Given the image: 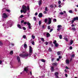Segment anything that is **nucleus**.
<instances>
[{
  "mask_svg": "<svg viewBox=\"0 0 78 78\" xmlns=\"http://www.w3.org/2000/svg\"><path fill=\"white\" fill-rule=\"evenodd\" d=\"M32 53H33V48L32 47L30 46L29 47V54L28 53L25 54H21L19 55L21 58H25V57H30L31 55H32Z\"/></svg>",
  "mask_w": 78,
  "mask_h": 78,
  "instance_id": "obj_1",
  "label": "nucleus"
},
{
  "mask_svg": "<svg viewBox=\"0 0 78 78\" xmlns=\"http://www.w3.org/2000/svg\"><path fill=\"white\" fill-rule=\"evenodd\" d=\"M22 10H21L20 12L21 13H23V12L24 13H25L27 11V6L24 5H23L22 6Z\"/></svg>",
  "mask_w": 78,
  "mask_h": 78,
  "instance_id": "obj_2",
  "label": "nucleus"
},
{
  "mask_svg": "<svg viewBox=\"0 0 78 78\" xmlns=\"http://www.w3.org/2000/svg\"><path fill=\"white\" fill-rule=\"evenodd\" d=\"M55 75V78H59V76H58V75H59V73L58 72H56L54 73Z\"/></svg>",
  "mask_w": 78,
  "mask_h": 78,
  "instance_id": "obj_3",
  "label": "nucleus"
},
{
  "mask_svg": "<svg viewBox=\"0 0 78 78\" xmlns=\"http://www.w3.org/2000/svg\"><path fill=\"white\" fill-rule=\"evenodd\" d=\"M51 18H49L48 22V25H50V24H51Z\"/></svg>",
  "mask_w": 78,
  "mask_h": 78,
  "instance_id": "obj_4",
  "label": "nucleus"
},
{
  "mask_svg": "<svg viewBox=\"0 0 78 78\" xmlns=\"http://www.w3.org/2000/svg\"><path fill=\"white\" fill-rule=\"evenodd\" d=\"M27 25H28L29 28V29H31V24L28 22L27 23Z\"/></svg>",
  "mask_w": 78,
  "mask_h": 78,
  "instance_id": "obj_5",
  "label": "nucleus"
},
{
  "mask_svg": "<svg viewBox=\"0 0 78 78\" xmlns=\"http://www.w3.org/2000/svg\"><path fill=\"white\" fill-rule=\"evenodd\" d=\"M3 18H5V19L8 17V16L7 15H6V13H4L3 14Z\"/></svg>",
  "mask_w": 78,
  "mask_h": 78,
  "instance_id": "obj_6",
  "label": "nucleus"
},
{
  "mask_svg": "<svg viewBox=\"0 0 78 78\" xmlns=\"http://www.w3.org/2000/svg\"><path fill=\"white\" fill-rule=\"evenodd\" d=\"M17 59L18 62H20V58L19 56H17Z\"/></svg>",
  "mask_w": 78,
  "mask_h": 78,
  "instance_id": "obj_7",
  "label": "nucleus"
},
{
  "mask_svg": "<svg viewBox=\"0 0 78 78\" xmlns=\"http://www.w3.org/2000/svg\"><path fill=\"white\" fill-rule=\"evenodd\" d=\"M43 16L42 13H40L38 15V17H40V18H41V17H42Z\"/></svg>",
  "mask_w": 78,
  "mask_h": 78,
  "instance_id": "obj_8",
  "label": "nucleus"
},
{
  "mask_svg": "<svg viewBox=\"0 0 78 78\" xmlns=\"http://www.w3.org/2000/svg\"><path fill=\"white\" fill-rule=\"evenodd\" d=\"M28 67H25L24 69V71H26L27 73H28V69H27Z\"/></svg>",
  "mask_w": 78,
  "mask_h": 78,
  "instance_id": "obj_9",
  "label": "nucleus"
},
{
  "mask_svg": "<svg viewBox=\"0 0 78 78\" xmlns=\"http://www.w3.org/2000/svg\"><path fill=\"white\" fill-rule=\"evenodd\" d=\"M66 63L67 64H69L70 62V61L68 59H66Z\"/></svg>",
  "mask_w": 78,
  "mask_h": 78,
  "instance_id": "obj_10",
  "label": "nucleus"
},
{
  "mask_svg": "<svg viewBox=\"0 0 78 78\" xmlns=\"http://www.w3.org/2000/svg\"><path fill=\"white\" fill-rule=\"evenodd\" d=\"M51 72H54V66H51Z\"/></svg>",
  "mask_w": 78,
  "mask_h": 78,
  "instance_id": "obj_11",
  "label": "nucleus"
},
{
  "mask_svg": "<svg viewBox=\"0 0 78 78\" xmlns=\"http://www.w3.org/2000/svg\"><path fill=\"white\" fill-rule=\"evenodd\" d=\"M38 4L39 5H41L42 4V1L40 0L38 2Z\"/></svg>",
  "mask_w": 78,
  "mask_h": 78,
  "instance_id": "obj_12",
  "label": "nucleus"
},
{
  "mask_svg": "<svg viewBox=\"0 0 78 78\" xmlns=\"http://www.w3.org/2000/svg\"><path fill=\"white\" fill-rule=\"evenodd\" d=\"M74 21H75L76 20H78V16H76V18H74L73 19Z\"/></svg>",
  "mask_w": 78,
  "mask_h": 78,
  "instance_id": "obj_13",
  "label": "nucleus"
},
{
  "mask_svg": "<svg viewBox=\"0 0 78 78\" xmlns=\"http://www.w3.org/2000/svg\"><path fill=\"white\" fill-rule=\"evenodd\" d=\"M57 65V63H52V66H56Z\"/></svg>",
  "mask_w": 78,
  "mask_h": 78,
  "instance_id": "obj_14",
  "label": "nucleus"
},
{
  "mask_svg": "<svg viewBox=\"0 0 78 78\" xmlns=\"http://www.w3.org/2000/svg\"><path fill=\"white\" fill-rule=\"evenodd\" d=\"M47 37H49L50 36V34H49V33H47L46 34Z\"/></svg>",
  "mask_w": 78,
  "mask_h": 78,
  "instance_id": "obj_15",
  "label": "nucleus"
},
{
  "mask_svg": "<svg viewBox=\"0 0 78 78\" xmlns=\"http://www.w3.org/2000/svg\"><path fill=\"white\" fill-rule=\"evenodd\" d=\"M17 27H18V28H19L20 29H22L21 26H20V24H18L17 25Z\"/></svg>",
  "mask_w": 78,
  "mask_h": 78,
  "instance_id": "obj_16",
  "label": "nucleus"
},
{
  "mask_svg": "<svg viewBox=\"0 0 78 78\" xmlns=\"http://www.w3.org/2000/svg\"><path fill=\"white\" fill-rule=\"evenodd\" d=\"M70 44L72 45V44H73V40H71L70 41Z\"/></svg>",
  "mask_w": 78,
  "mask_h": 78,
  "instance_id": "obj_17",
  "label": "nucleus"
},
{
  "mask_svg": "<svg viewBox=\"0 0 78 78\" xmlns=\"http://www.w3.org/2000/svg\"><path fill=\"white\" fill-rule=\"evenodd\" d=\"M55 46L56 47H58L59 46V44L58 43H56L55 44Z\"/></svg>",
  "mask_w": 78,
  "mask_h": 78,
  "instance_id": "obj_18",
  "label": "nucleus"
},
{
  "mask_svg": "<svg viewBox=\"0 0 78 78\" xmlns=\"http://www.w3.org/2000/svg\"><path fill=\"white\" fill-rule=\"evenodd\" d=\"M41 62H45V60L43 59H41Z\"/></svg>",
  "mask_w": 78,
  "mask_h": 78,
  "instance_id": "obj_19",
  "label": "nucleus"
},
{
  "mask_svg": "<svg viewBox=\"0 0 78 78\" xmlns=\"http://www.w3.org/2000/svg\"><path fill=\"white\" fill-rule=\"evenodd\" d=\"M10 54L11 55H12L13 54V51H11L10 52Z\"/></svg>",
  "mask_w": 78,
  "mask_h": 78,
  "instance_id": "obj_20",
  "label": "nucleus"
},
{
  "mask_svg": "<svg viewBox=\"0 0 78 78\" xmlns=\"http://www.w3.org/2000/svg\"><path fill=\"white\" fill-rule=\"evenodd\" d=\"M27 11H30V6H27Z\"/></svg>",
  "mask_w": 78,
  "mask_h": 78,
  "instance_id": "obj_21",
  "label": "nucleus"
},
{
  "mask_svg": "<svg viewBox=\"0 0 78 78\" xmlns=\"http://www.w3.org/2000/svg\"><path fill=\"white\" fill-rule=\"evenodd\" d=\"M59 38H60V39H62V35H60L59 36Z\"/></svg>",
  "mask_w": 78,
  "mask_h": 78,
  "instance_id": "obj_22",
  "label": "nucleus"
},
{
  "mask_svg": "<svg viewBox=\"0 0 78 78\" xmlns=\"http://www.w3.org/2000/svg\"><path fill=\"white\" fill-rule=\"evenodd\" d=\"M57 27L58 28H61V27H62V26H61V25H58Z\"/></svg>",
  "mask_w": 78,
  "mask_h": 78,
  "instance_id": "obj_23",
  "label": "nucleus"
},
{
  "mask_svg": "<svg viewBox=\"0 0 78 78\" xmlns=\"http://www.w3.org/2000/svg\"><path fill=\"white\" fill-rule=\"evenodd\" d=\"M49 51H52V50H51V48H49V49L48 50Z\"/></svg>",
  "mask_w": 78,
  "mask_h": 78,
  "instance_id": "obj_24",
  "label": "nucleus"
},
{
  "mask_svg": "<svg viewBox=\"0 0 78 78\" xmlns=\"http://www.w3.org/2000/svg\"><path fill=\"white\" fill-rule=\"evenodd\" d=\"M48 20L47 19H44V22H45V23H47V22Z\"/></svg>",
  "mask_w": 78,
  "mask_h": 78,
  "instance_id": "obj_25",
  "label": "nucleus"
},
{
  "mask_svg": "<svg viewBox=\"0 0 78 78\" xmlns=\"http://www.w3.org/2000/svg\"><path fill=\"white\" fill-rule=\"evenodd\" d=\"M5 11L8 12H10L11 11L10 10L8 9H6Z\"/></svg>",
  "mask_w": 78,
  "mask_h": 78,
  "instance_id": "obj_26",
  "label": "nucleus"
},
{
  "mask_svg": "<svg viewBox=\"0 0 78 78\" xmlns=\"http://www.w3.org/2000/svg\"><path fill=\"white\" fill-rule=\"evenodd\" d=\"M41 41H42L43 42H44V41H45L44 38H42L41 39Z\"/></svg>",
  "mask_w": 78,
  "mask_h": 78,
  "instance_id": "obj_27",
  "label": "nucleus"
},
{
  "mask_svg": "<svg viewBox=\"0 0 78 78\" xmlns=\"http://www.w3.org/2000/svg\"><path fill=\"white\" fill-rule=\"evenodd\" d=\"M24 48H26V47H27V45L26 44H24Z\"/></svg>",
  "mask_w": 78,
  "mask_h": 78,
  "instance_id": "obj_28",
  "label": "nucleus"
},
{
  "mask_svg": "<svg viewBox=\"0 0 78 78\" xmlns=\"http://www.w3.org/2000/svg\"><path fill=\"white\" fill-rule=\"evenodd\" d=\"M57 55H61V53L60 52V51H58L57 52Z\"/></svg>",
  "mask_w": 78,
  "mask_h": 78,
  "instance_id": "obj_29",
  "label": "nucleus"
},
{
  "mask_svg": "<svg viewBox=\"0 0 78 78\" xmlns=\"http://www.w3.org/2000/svg\"><path fill=\"white\" fill-rule=\"evenodd\" d=\"M72 30H73V31H75L76 30V29L74 27L72 28Z\"/></svg>",
  "mask_w": 78,
  "mask_h": 78,
  "instance_id": "obj_30",
  "label": "nucleus"
},
{
  "mask_svg": "<svg viewBox=\"0 0 78 78\" xmlns=\"http://www.w3.org/2000/svg\"><path fill=\"white\" fill-rule=\"evenodd\" d=\"M69 13H71V14H72V13H73V12L72 11V10H70L69 11Z\"/></svg>",
  "mask_w": 78,
  "mask_h": 78,
  "instance_id": "obj_31",
  "label": "nucleus"
},
{
  "mask_svg": "<svg viewBox=\"0 0 78 78\" xmlns=\"http://www.w3.org/2000/svg\"><path fill=\"white\" fill-rule=\"evenodd\" d=\"M53 43H54V44H56V41L55 40L54 42H53Z\"/></svg>",
  "mask_w": 78,
  "mask_h": 78,
  "instance_id": "obj_32",
  "label": "nucleus"
},
{
  "mask_svg": "<svg viewBox=\"0 0 78 78\" xmlns=\"http://www.w3.org/2000/svg\"><path fill=\"white\" fill-rule=\"evenodd\" d=\"M48 30H50V26H48Z\"/></svg>",
  "mask_w": 78,
  "mask_h": 78,
  "instance_id": "obj_33",
  "label": "nucleus"
},
{
  "mask_svg": "<svg viewBox=\"0 0 78 78\" xmlns=\"http://www.w3.org/2000/svg\"><path fill=\"white\" fill-rule=\"evenodd\" d=\"M32 39H35V36L34 35H32Z\"/></svg>",
  "mask_w": 78,
  "mask_h": 78,
  "instance_id": "obj_34",
  "label": "nucleus"
},
{
  "mask_svg": "<svg viewBox=\"0 0 78 78\" xmlns=\"http://www.w3.org/2000/svg\"><path fill=\"white\" fill-rule=\"evenodd\" d=\"M45 11H48V9H47V7H46L45 8Z\"/></svg>",
  "mask_w": 78,
  "mask_h": 78,
  "instance_id": "obj_35",
  "label": "nucleus"
},
{
  "mask_svg": "<svg viewBox=\"0 0 78 78\" xmlns=\"http://www.w3.org/2000/svg\"><path fill=\"white\" fill-rule=\"evenodd\" d=\"M74 21H75V20L73 19V20H72V21L71 22V24H73V23H74Z\"/></svg>",
  "mask_w": 78,
  "mask_h": 78,
  "instance_id": "obj_36",
  "label": "nucleus"
},
{
  "mask_svg": "<svg viewBox=\"0 0 78 78\" xmlns=\"http://www.w3.org/2000/svg\"><path fill=\"white\" fill-rule=\"evenodd\" d=\"M48 44V42H45V44L46 45H47Z\"/></svg>",
  "mask_w": 78,
  "mask_h": 78,
  "instance_id": "obj_37",
  "label": "nucleus"
},
{
  "mask_svg": "<svg viewBox=\"0 0 78 78\" xmlns=\"http://www.w3.org/2000/svg\"><path fill=\"white\" fill-rule=\"evenodd\" d=\"M41 23H42V22H41V21H39V25H41Z\"/></svg>",
  "mask_w": 78,
  "mask_h": 78,
  "instance_id": "obj_38",
  "label": "nucleus"
},
{
  "mask_svg": "<svg viewBox=\"0 0 78 78\" xmlns=\"http://www.w3.org/2000/svg\"><path fill=\"white\" fill-rule=\"evenodd\" d=\"M20 18H23V15H22L20 16Z\"/></svg>",
  "mask_w": 78,
  "mask_h": 78,
  "instance_id": "obj_39",
  "label": "nucleus"
},
{
  "mask_svg": "<svg viewBox=\"0 0 78 78\" xmlns=\"http://www.w3.org/2000/svg\"><path fill=\"white\" fill-rule=\"evenodd\" d=\"M60 15H64V13H63V12H61L60 13Z\"/></svg>",
  "mask_w": 78,
  "mask_h": 78,
  "instance_id": "obj_40",
  "label": "nucleus"
},
{
  "mask_svg": "<svg viewBox=\"0 0 78 78\" xmlns=\"http://www.w3.org/2000/svg\"><path fill=\"white\" fill-rule=\"evenodd\" d=\"M34 20L35 21L36 20V17L35 16L34 17Z\"/></svg>",
  "mask_w": 78,
  "mask_h": 78,
  "instance_id": "obj_41",
  "label": "nucleus"
},
{
  "mask_svg": "<svg viewBox=\"0 0 78 78\" xmlns=\"http://www.w3.org/2000/svg\"><path fill=\"white\" fill-rule=\"evenodd\" d=\"M23 37L24 39H25V38H26V36H25V35H23Z\"/></svg>",
  "mask_w": 78,
  "mask_h": 78,
  "instance_id": "obj_42",
  "label": "nucleus"
},
{
  "mask_svg": "<svg viewBox=\"0 0 78 78\" xmlns=\"http://www.w3.org/2000/svg\"><path fill=\"white\" fill-rule=\"evenodd\" d=\"M50 7L52 8H53V5H50Z\"/></svg>",
  "mask_w": 78,
  "mask_h": 78,
  "instance_id": "obj_43",
  "label": "nucleus"
},
{
  "mask_svg": "<svg viewBox=\"0 0 78 78\" xmlns=\"http://www.w3.org/2000/svg\"><path fill=\"white\" fill-rule=\"evenodd\" d=\"M58 3L59 5H60V4L61 3V1H58Z\"/></svg>",
  "mask_w": 78,
  "mask_h": 78,
  "instance_id": "obj_44",
  "label": "nucleus"
},
{
  "mask_svg": "<svg viewBox=\"0 0 78 78\" xmlns=\"http://www.w3.org/2000/svg\"><path fill=\"white\" fill-rule=\"evenodd\" d=\"M61 28H58V29H57V30L58 31H60V30H61Z\"/></svg>",
  "mask_w": 78,
  "mask_h": 78,
  "instance_id": "obj_45",
  "label": "nucleus"
},
{
  "mask_svg": "<svg viewBox=\"0 0 78 78\" xmlns=\"http://www.w3.org/2000/svg\"><path fill=\"white\" fill-rule=\"evenodd\" d=\"M2 45H3V44L2 43V42L1 41H0V45L2 46Z\"/></svg>",
  "mask_w": 78,
  "mask_h": 78,
  "instance_id": "obj_46",
  "label": "nucleus"
},
{
  "mask_svg": "<svg viewBox=\"0 0 78 78\" xmlns=\"http://www.w3.org/2000/svg\"><path fill=\"white\" fill-rule=\"evenodd\" d=\"M53 28H52L51 29H50V32L51 33V31H53Z\"/></svg>",
  "mask_w": 78,
  "mask_h": 78,
  "instance_id": "obj_47",
  "label": "nucleus"
},
{
  "mask_svg": "<svg viewBox=\"0 0 78 78\" xmlns=\"http://www.w3.org/2000/svg\"><path fill=\"white\" fill-rule=\"evenodd\" d=\"M72 48H73L72 47L70 46L69 47V49L70 50H72Z\"/></svg>",
  "mask_w": 78,
  "mask_h": 78,
  "instance_id": "obj_48",
  "label": "nucleus"
},
{
  "mask_svg": "<svg viewBox=\"0 0 78 78\" xmlns=\"http://www.w3.org/2000/svg\"><path fill=\"white\" fill-rule=\"evenodd\" d=\"M23 28L24 30H26V28H25V27H23Z\"/></svg>",
  "mask_w": 78,
  "mask_h": 78,
  "instance_id": "obj_49",
  "label": "nucleus"
},
{
  "mask_svg": "<svg viewBox=\"0 0 78 78\" xmlns=\"http://www.w3.org/2000/svg\"><path fill=\"white\" fill-rule=\"evenodd\" d=\"M53 21H55V22H56V19H54Z\"/></svg>",
  "mask_w": 78,
  "mask_h": 78,
  "instance_id": "obj_50",
  "label": "nucleus"
},
{
  "mask_svg": "<svg viewBox=\"0 0 78 78\" xmlns=\"http://www.w3.org/2000/svg\"><path fill=\"white\" fill-rule=\"evenodd\" d=\"M54 60H55V58H52L51 59V61H54Z\"/></svg>",
  "mask_w": 78,
  "mask_h": 78,
  "instance_id": "obj_51",
  "label": "nucleus"
},
{
  "mask_svg": "<svg viewBox=\"0 0 78 78\" xmlns=\"http://www.w3.org/2000/svg\"><path fill=\"white\" fill-rule=\"evenodd\" d=\"M27 23V22H24L23 24L24 25H26Z\"/></svg>",
  "mask_w": 78,
  "mask_h": 78,
  "instance_id": "obj_52",
  "label": "nucleus"
},
{
  "mask_svg": "<svg viewBox=\"0 0 78 78\" xmlns=\"http://www.w3.org/2000/svg\"><path fill=\"white\" fill-rule=\"evenodd\" d=\"M32 45H34V41L32 42Z\"/></svg>",
  "mask_w": 78,
  "mask_h": 78,
  "instance_id": "obj_53",
  "label": "nucleus"
},
{
  "mask_svg": "<svg viewBox=\"0 0 78 78\" xmlns=\"http://www.w3.org/2000/svg\"><path fill=\"white\" fill-rule=\"evenodd\" d=\"M65 41H67V42L68 41V39H67V38H66L65 39Z\"/></svg>",
  "mask_w": 78,
  "mask_h": 78,
  "instance_id": "obj_54",
  "label": "nucleus"
},
{
  "mask_svg": "<svg viewBox=\"0 0 78 78\" xmlns=\"http://www.w3.org/2000/svg\"><path fill=\"white\" fill-rule=\"evenodd\" d=\"M65 68L66 69H69V68H68L67 66H66Z\"/></svg>",
  "mask_w": 78,
  "mask_h": 78,
  "instance_id": "obj_55",
  "label": "nucleus"
},
{
  "mask_svg": "<svg viewBox=\"0 0 78 78\" xmlns=\"http://www.w3.org/2000/svg\"><path fill=\"white\" fill-rule=\"evenodd\" d=\"M24 22V20H22L21 21V23H23Z\"/></svg>",
  "mask_w": 78,
  "mask_h": 78,
  "instance_id": "obj_56",
  "label": "nucleus"
},
{
  "mask_svg": "<svg viewBox=\"0 0 78 78\" xmlns=\"http://www.w3.org/2000/svg\"><path fill=\"white\" fill-rule=\"evenodd\" d=\"M75 56V55L73 54L71 55V57H74Z\"/></svg>",
  "mask_w": 78,
  "mask_h": 78,
  "instance_id": "obj_57",
  "label": "nucleus"
},
{
  "mask_svg": "<svg viewBox=\"0 0 78 78\" xmlns=\"http://www.w3.org/2000/svg\"><path fill=\"white\" fill-rule=\"evenodd\" d=\"M2 60H0V64H2Z\"/></svg>",
  "mask_w": 78,
  "mask_h": 78,
  "instance_id": "obj_58",
  "label": "nucleus"
},
{
  "mask_svg": "<svg viewBox=\"0 0 78 78\" xmlns=\"http://www.w3.org/2000/svg\"><path fill=\"white\" fill-rule=\"evenodd\" d=\"M42 28L43 29H44V28H45V26H44V25H43L42 26Z\"/></svg>",
  "mask_w": 78,
  "mask_h": 78,
  "instance_id": "obj_59",
  "label": "nucleus"
},
{
  "mask_svg": "<svg viewBox=\"0 0 78 78\" xmlns=\"http://www.w3.org/2000/svg\"><path fill=\"white\" fill-rule=\"evenodd\" d=\"M44 14H47V12H46V11H44Z\"/></svg>",
  "mask_w": 78,
  "mask_h": 78,
  "instance_id": "obj_60",
  "label": "nucleus"
},
{
  "mask_svg": "<svg viewBox=\"0 0 78 78\" xmlns=\"http://www.w3.org/2000/svg\"><path fill=\"white\" fill-rule=\"evenodd\" d=\"M35 16H37V12H36L35 14Z\"/></svg>",
  "mask_w": 78,
  "mask_h": 78,
  "instance_id": "obj_61",
  "label": "nucleus"
},
{
  "mask_svg": "<svg viewBox=\"0 0 78 78\" xmlns=\"http://www.w3.org/2000/svg\"><path fill=\"white\" fill-rule=\"evenodd\" d=\"M58 7L59 8H61V5H59Z\"/></svg>",
  "mask_w": 78,
  "mask_h": 78,
  "instance_id": "obj_62",
  "label": "nucleus"
},
{
  "mask_svg": "<svg viewBox=\"0 0 78 78\" xmlns=\"http://www.w3.org/2000/svg\"><path fill=\"white\" fill-rule=\"evenodd\" d=\"M57 61H59V58H57Z\"/></svg>",
  "mask_w": 78,
  "mask_h": 78,
  "instance_id": "obj_63",
  "label": "nucleus"
},
{
  "mask_svg": "<svg viewBox=\"0 0 78 78\" xmlns=\"http://www.w3.org/2000/svg\"><path fill=\"white\" fill-rule=\"evenodd\" d=\"M71 27H75V25H74V24H72L71 26Z\"/></svg>",
  "mask_w": 78,
  "mask_h": 78,
  "instance_id": "obj_64",
  "label": "nucleus"
}]
</instances>
